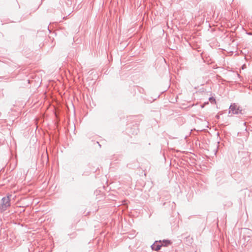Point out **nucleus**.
Masks as SVG:
<instances>
[{
  "mask_svg": "<svg viewBox=\"0 0 252 252\" xmlns=\"http://www.w3.org/2000/svg\"><path fill=\"white\" fill-rule=\"evenodd\" d=\"M162 243H163V244H162L161 245H162V246H164V247H167L171 244V241L170 240H163Z\"/></svg>",
  "mask_w": 252,
  "mask_h": 252,
  "instance_id": "nucleus-4",
  "label": "nucleus"
},
{
  "mask_svg": "<svg viewBox=\"0 0 252 252\" xmlns=\"http://www.w3.org/2000/svg\"><path fill=\"white\" fill-rule=\"evenodd\" d=\"M11 195H7V196L3 197L0 203V210L3 212L7 210V209L10 206V197Z\"/></svg>",
  "mask_w": 252,
  "mask_h": 252,
  "instance_id": "nucleus-1",
  "label": "nucleus"
},
{
  "mask_svg": "<svg viewBox=\"0 0 252 252\" xmlns=\"http://www.w3.org/2000/svg\"><path fill=\"white\" fill-rule=\"evenodd\" d=\"M243 111H243L242 109H240V107L235 103L231 104L229 107V113H232L233 114H243Z\"/></svg>",
  "mask_w": 252,
  "mask_h": 252,
  "instance_id": "nucleus-2",
  "label": "nucleus"
},
{
  "mask_svg": "<svg viewBox=\"0 0 252 252\" xmlns=\"http://www.w3.org/2000/svg\"><path fill=\"white\" fill-rule=\"evenodd\" d=\"M158 241H156L155 243L151 246V248L153 250H155L156 251H158L160 249L162 245L159 244H157L156 243Z\"/></svg>",
  "mask_w": 252,
  "mask_h": 252,
  "instance_id": "nucleus-3",
  "label": "nucleus"
},
{
  "mask_svg": "<svg viewBox=\"0 0 252 252\" xmlns=\"http://www.w3.org/2000/svg\"><path fill=\"white\" fill-rule=\"evenodd\" d=\"M209 101L211 102V103H215L216 102V99L213 97H210L209 99Z\"/></svg>",
  "mask_w": 252,
  "mask_h": 252,
  "instance_id": "nucleus-5",
  "label": "nucleus"
},
{
  "mask_svg": "<svg viewBox=\"0 0 252 252\" xmlns=\"http://www.w3.org/2000/svg\"><path fill=\"white\" fill-rule=\"evenodd\" d=\"M159 243H161V240H159Z\"/></svg>",
  "mask_w": 252,
  "mask_h": 252,
  "instance_id": "nucleus-6",
  "label": "nucleus"
}]
</instances>
